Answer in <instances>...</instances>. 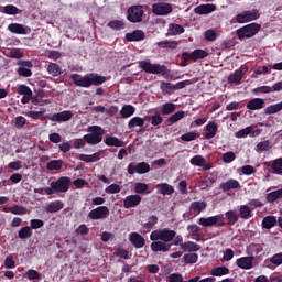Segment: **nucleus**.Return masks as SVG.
Listing matches in <instances>:
<instances>
[{"label":"nucleus","instance_id":"obj_41","mask_svg":"<svg viewBox=\"0 0 282 282\" xmlns=\"http://www.w3.org/2000/svg\"><path fill=\"white\" fill-rule=\"evenodd\" d=\"M208 56V52L202 48H196L192 52L193 63H197V61L202 58H206Z\"/></svg>","mask_w":282,"mask_h":282},{"label":"nucleus","instance_id":"obj_57","mask_svg":"<svg viewBox=\"0 0 282 282\" xmlns=\"http://www.w3.org/2000/svg\"><path fill=\"white\" fill-rule=\"evenodd\" d=\"M197 138H199L197 132H187L181 135L183 142H193V140H197Z\"/></svg>","mask_w":282,"mask_h":282},{"label":"nucleus","instance_id":"obj_47","mask_svg":"<svg viewBox=\"0 0 282 282\" xmlns=\"http://www.w3.org/2000/svg\"><path fill=\"white\" fill-rule=\"evenodd\" d=\"M181 250L197 252V250H199V246L193 241H187V242L181 243Z\"/></svg>","mask_w":282,"mask_h":282},{"label":"nucleus","instance_id":"obj_27","mask_svg":"<svg viewBox=\"0 0 282 282\" xmlns=\"http://www.w3.org/2000/svg\"><path fill=\"white\" fill-rule=\"evenodd\" d=\"M187 230L189 231L192 239H195V241H199L202 239V228H199V226L188 225Z\"/></svg>","mask_w":282,"mask_h":282},{"label":"nucleus","instance_id":"obj_24","mask_svg":"<svg viewBox=\"0 0 282 282\" xmlns=\"http://www.w3.org/2000/svg\"><path fill=\"white\" fill-rule=\"evenodd\" d=\"M205 140H213V138H215V135H217V123H215V121L209 122L206 128H205Z\"/></svg>","mask_w":282,"mask_h":282},{"label":"nucleus","instance_id":"obj_61","mask_svg":"<svg viewBox=\"0 0 282 282\" xmlns=\"http://www.w3.org/2000/svg\"><path fill=\"white\" fill-rule=\"evenodd\" d=\"M236 159H237V155L232 151H229L223 154V162L225 164H230V162H235Z\"/></svg>","mask_w":282,"mask_h":282},{"label":"nucleus","instance_id":"obj_20","mask_svg":"<svg viewBox=\"0 0 282 282\" xmlns=\"http://www.w3.org/2000/svg\"><path fill=\"white\" fill-rule=\"evenodd\" d=\"M265 107V100L261 98H253L247 102V109L250 111H259Z\"/></svg>","mask_w":282,"mask_h":282},{"label":"nucleus","instance_id":"obj_39","mask_svg":"<svg viewBox=\"0 0 282 282\" xmlns=\"http://www.w3.org/2000/svg\"><path fill=\"white\" fill-rule=\"evenodd\" d=\"M32 228L30 226H24L18 231L19 239L25 240L30 239L32 237Z\"/></svg>","mask_w":282,"mask_h":282},{"label":"nucleus","instance_id":"obj_62","mask_svg":"<svg viewBox=\"0 0 282 282\" xmlns=\"http://www.w3.org/2000/svg\"><path fill=\"white\" fill-rule=\"evenodd\" d=\"M162 122H164V118H162V115H160V112H155L151 119L152 127H160Z\"/></svg>","mask_w":282,"mask_h":282},{"label":"nucleus","instance_id":"obj_29","mask_svg":"<svg viewBox=\"0 0 282 282\" xmlns=\"http://www.w3.org/2000/svg\"><path fill=\"white\" fill-rule=\"evenodd\" d=\"M65 204H63L61 200H54L51 202L46 207V213H58L59 210H63Z\"/></svg>","mask_w":282,"mask_h":282},{"label":"nucleus","instance_id":"obj_44","mask_svg":"<svg viewBox=\"0 0 282 282\" xmlns=\"http://www.w3.org/2000/svg\"><path fill=\"white\" fill-rule=\"evenodd\" d=\"M279 111H282V101L275 105H270L264 109L265 116H272L274 113H279Z\"/></svg>","mask_w":282,"mask_h":282},{"label":"nucleus","instance_id":"obj_53","mask_svg":"<svg viewBox=\"0 0 282 282\" xmlns=\"http://www.w3.org/2000/svg\"><path fill=\"white\" fill-rule=\"evenodd\" d=\"M1 12H3V14L14 15V14H19V8H17L13 4H7L3 7Z\"/></svg>","mask_w":282,"mask_h":282},{"label":"nucleus","instance_id":"obj_52","mask_svg":"<svg viewBox=\"0 0 282 282\" xmlns=\"http://www.w3.org/2000/svg\"><path fill=\"white\" fill-rule=\"evenodd\" d=\"M9 213H12V215H25L28 209L21 205H14L13 207H9Z\"/></svg>","mask_w":282,"mask_h":282},{"label":"nucleus","instance_id":"obj_26","mask_svg":"<svg viewBox=\"0 0 282 282\" xmlns=\"http://www.w3.org/2000/svg\"><path fill=\"white\" fill-rule=\"evenodd\" d=\"M178 45H180V42L169 41V40H164L156 43V46H159L161 50H177Z\"/></svg>","mask_w":282,"mask_h":282},{"label":"nucleus","instance_id":"obj_59","mask_svg":"<svg viewBox=\"0 0 282 282\" xmlns=\"http://www.w3.org/2000/svg\"><path fill=\"white\" fill-rule=\"evenodd\" d=\"M43 226H45V221L42 219H31L29 228H31V230H39V228H43Z\"/></svg>","mask_w":282,"mask_h":282},{"label":"nucleus","instance_id":"obj_42","mask_svg":"<svg viewBox=\"0 0 282 282\" xmlns=\"http://www.w3.org/2000/svg\"><path fill=\"white\" fill-rule=\"evenodd\" d=\"M183 118H186V112L184 110H180L170 116L167 118V122H170V124H175V122H180V120H183Z\"/></svg>","mask_w":282,"mask_h":282},{"label":"nucleus","instance_id":"obj_55","mask_svg":"<svg viewBox=\"0 0 282 282\" xmlns=\"http://www.w3.org/2000/svg\"><path fill=\"white\" fill-rule=\"evenodd\" d=\"M161 90L164 95L173 94V91H175L174 84L162 82L161 83Z\"/></svg>","mask_w":282,"mask_h":282},{"label":"nucleus","instance_id":"obj_46","mask_svg":"<svg viewBox=\"0 0 282 282\" xmlns=\"http://www.w3.org/2000/svg\"><path fill=\"white\" fill-rule=\"evenodd\" d=\"M241 219H250L252 217V209L248 205H241L239 208Z\"/></svg>","mask_w":282,"mask_h":282},{"label":"nucleus","instance_id":"obj_15","mask_svg":"<svg viewBox=\"0 0 282 282\" xmlns=\"http://www.w3.org/2000/svg\"><path fill=\"white\" fill-rule=\"evenodd\" d=\"M8 30L12 34H30L32 32L30 26H25L21 23H11L8 25Z\"/></svg>","mask_w":282,"mask_h":282},{"label":"nucleus","instance_id":"obj_40","mask_svg":"<svg viewBox=\"0 0 282 282\" xmlns=\"http://www.w3.org/2000/svg\"><path fill=\"white\" fill-rule=\"evenodd\" d=\"M225 217L228 219L227 226H235L239 221V216L235 210H228L225 213Z\"/></svg>","mask_w":282,"mask_h":282},{"label":"nucleus","instance_id":"obj_25","mask_svg":"<svg viewBox=\"0 0 282 282\" xmlns=\"http://www.w3.org/2000/svg\"><path fill=\"white\" fill-rule=\"evenodd\" d=\"M126 40L130 43H132L133 41H144V31L135 30L132 33H127Z\"/></svg>","mask_w":282,"mask_h":282},{"label":"nucleus","instance_id":"obj_17","mask_svg":"<svg viewBox=\"0 0 282 282\" xmlns=\"http://www.w3.org/2000/svg\"><path fill=\"white\" fill-rule=\"evenodd\" d=\"M142 202V196L134 194L129 195L123 200V207L124 208H135L137 206H140V203Z\"/></svg>","mask_w":282,"mask_h":282},{"label":"nucleus","instance_id":"obj_19","mask_svg":"<svg viewBox=\"0 0 282 282\" xmlns=\"http://www.w3.org/2000/svg\"><path fill=\"white\" fill-rule=\"evenodd\" d=\"M241 187V183L235 178H230L227 182H223L219 188L223 189V193H228V191H234Z\"/></svg>","mask_w":282,"mask_h":282},{"label":"nucleus","instance_id":"obj_48","mask_svg":"<svg viewBox=\"0 0 282 282\" xmlns=\"http://www.w3.org/2000/svg\"><path fill=\"white\" fill-rule=\"evenodd\" d=\"M135 127H144V119L140 117H133L128 122V129H135Z\"/></svg>","mask_w":282,"mask_h":282},{"label":"nucleus","instance_id":"obj_4","mask_svg":"<svg viewBox=\"0 0 282 282\" xmlns=\"http://www.w3.org/2000/svg\"><path fill=\"white\" fill-rule=\"evenodd\" d=\"M88 134L84 135V140L87 144L95 147L102 142V135H105V130L100 126H90L87 129Z\"/></svg>","mask_w":282,"mask_h":282},{"label":"nucleus","instance_id":"obj_1","mask_svg":"<svg viewBox=\"0 0 282 282\" xmlns=\"http://www.w3.org/2000/svg\"><path fill=\"white\" fill-rule=\"evenodd\" d=\"M177 232L173 229L164 228L151 232L150 239L153 241L150 246L152 252H169L173 245L171 241L175 239Z\"/></svg>","mask_w":282,"mask_h":282},{"label":"nucleus","instance_id":"obj_43","mask_svg":"<svg viewBox=\"0 0 282 282\" xmlns=\"http://www.w3.org/2000/svg\"><path fill=\"white\" fill-rule=\"evenodd\" d=\"M47 72L51 76H61L63 74V69L56 63H50L47 66Z\"/></svg>","mask_w":282,"mask_h":282},{"label":"nucleus","instance_id":"obj_35","mask_svg":"<svg viewBox=\"0 0 282 282\" xmlns=\"http://www.w3.org/2000/svg\"><path fill=\"white\" fill-rule=\"evenodd\" d=\"M243 78V72L241 70H236L234 74H230L228 77V83L229 84H235V85H241V80Z\"/></svg>","mask_w":282,"mask_h":282},{"label":"nucleus","instance_id":"obj_23","mask_svg":"<svg viewBox=\"0 0 282 282\" xmlns=\"http://www.w3.org/2000/svg\"><path fill=\"white\" fill-rule=\"evenodd\" d=\"M186 30L182 24H175V23H170L169 29H167V34L170 36H180V34H184Z\"/></svg>","mask_w":282,"mask_h":282},{"label":"nucleus","instance_id":"obj_9","mask_svg":"<svg viewBox=\"0 0 282 282\" xmlns=\"http://www.w3.org/2000/svg\"><path fill=\"white\" fill-rule=\"evenodd\" d=\"M152 12L155 17H169L173 12V4L169 2H158L152 4Z\"/></svg>","mask_w":282,"mask_h":282},{"label":"nucleus","instance_id":"obj_6","mask_svg":"<svg viewBox=\"0 0 282 282\" xmlns=\"http://www.w3.org/2000/svg\"><path fill=\"white\" fill-rule=\"evenodd\" d=\"M127 20L130 23H142L144 21V6H131L127 10Z\"/></svg>","mask_w":282,"mask_h":282},{"label":"nucleus","instance_id":"obj_50","mask_svg":"<svg viewBox=\"0 0 282 282\" xmlns=\"http://www.w3.org/2000/svg\"><path fill=\"white\" fill-rule=\"evenodd\" d=\"M271 169L276 175H282V158L274 160Z\"/></svg>","mask_w":282,"mask_h":282},{"label":"nucleus","instance_id":"obj_2","mask_svg":"<svg viewBox=\"0 0 282 282\" xmlns=\"http://www.w3.org/2000/svg\"><path fill=\"white\" fill-rule=\"evenodd\" d=\"M74 85L76 87H84L85 89L91 87L93 85L95 87H100V85H104V83H107V77L96 74V73H89L85 76H82L79 74H73L70 76Z\"/></svg>","mask_w":282,"mask_h":282},{"label":"nucleus","instance_id":"obj_12","mask_svg":"<svg viewBox=\"0 0 282 282\" xmlns=\"http://www.w3.org/2000/svg\"><path fill=\"white\" fill-rule=\"evenodd\" d=\"M89 219H107L109 217V207L99 206L88 213Z\"/></svg>","mask_w":282,"mask_h":282},{"label":"nucleus","instance_id":"obj_3","mask_svg":"<svg viewBox=\"0 0 282 282\" xmlns=\"http://www.w3.org/2000/svg\"><path fill=\"white\" fill-rule=\"evenodd\" d=\"M72 186V178L68 176H61L57 181L51 182L50 187H45L46 195H54V193H67Z\"/></svg>","mask_w":282,"mask_h":282},{"label":"nucleus","instance_id":"obj_58","mask_svg":"<svg viewBox=\"0 0 282 282\" xmlns=\"http://www.w3.org/2000/svg\"><path fill=\"white\" fill-rule=\"evenodd\" d=\"M120 191H122L120 185L112 183L111 185L106 187L105 193H107L108 195H116V193H120Z\"/></svg>","mask_w":282,"mask_h":282},{"label":"nucleus","instance_id":"obj_54","mask_svg":"<svg viewBox=\"0 0 282 282\" xmlns=\"http://www.w3.org/2000/svg\"><path fill=\"white\" fill-rule=\"evenodd\" d=\"M26 278L29 281H41V273L34 269L26 271Z\"/></svg>","mask_w":282,"mask_h":282},{"label":"nucleus","instance_id":"obj_13","mask_svg":"<svg viewBox=\"0 0 282 282\" xmlns=\"http://www.w3.org/2000/svg\"><path fill=\"white\" fill-rule=\"evenodd\" d=\"M74 118V113L69 110L53 113L50 118L51 122H69Z\"/></svg>","mask_w":282,"mask_h":282},{"label":"nucleus","instance_id":"obj_18","mask_svg":"<svg viewBox=\"0 0 282 282\" xmlns=\"http://www.w3.org/2000/svg\"><path fill=\"white\" fill-rule=\"evenodd\" d=\"M217 10L216 4H200L194 8V14L206 15L213 14Z\"/></svg>","mask_w":282,"mask_h":282},{"label":"nucleus","instance_id":"obj_34","mask_svg":"<svg viewBox=\"0 0 282 282\" xmlns=\"http://www.w3.org/2000/svg\"><path fill=\"white\" fill-rule=\"evenodd\" d=\"M104 142L107 147H124V141L118 139V137H108Z\"/></svg>","mask_w":282,"mask_h":282},{"label":"nucleus","instance_id":"obj_36","mask_svg":"<svg viewBox=\"0 0 282 282\" xmlns=\"http://www.w3.org/2000/svg\"><path fill=\"white\" fill-rule=\"evenodd\" d=\"M63 160H52L46 163L47 171H61L63 169Z\"/></svg>","mask_w":282,"mask_h":282},{"label":"nucleus","instance_id":"obj_56","mask_svg":"<svg viewBox=\"0 0 282 282\" xmlns=\"http://www.w3.org/2000/svg\"><path fill=\"white\" fill-rule=\"evenodd\" d=\"M149 191V185L147 183H135L134 184V192L138 195H142Z\"/></svg>","mask_w":282,"mask_h":282},{"label":"nucleus","instance_id":"obj_28","mask_svg":"<svg viewBox=\"0 0 282 282\" xmlns=\"http://www.w3.org/2000/svg\"><path fill=\"white\" fill-rule=\"evenodd\" d=\"M206 206H208L206 202L196 200L191 203L189 209L192 210V213H197L199 215V213H202L203 210H206Z\"/></svg>","mask_w":282,"mask_h":282},{"label":"nucleus","instance_id":"obj_51","mask_svg":"<svg viewBox=\"0 0 282 282\" xmlns=\"http://www.w3.org/2000/svg\"><path fill=\"white\" fill-rule=\"evenodd\" d=\"M188 61H193V53L183 52L181 54V63H180V65L182 67H187L188 66Z\"/></svg>","mask_w":282,"mask_h":282},{"label":"nucleus","instance_id":"obj_22","mask_svg":"<svg viewBox=\"0 0 282 282\" xmlns=\"http://www.w3.org/2000/svg\"><path fill=\"white\" fill-rule=\"evenodd\" d=\"M156 189L160 195H173L175 193V188L169 183L156 184Z\"/></svg>","mask_w":282,"mask_h":282},{"label":"nucleus","instance_id":"obj_7","mask_svg":"<svg viewBox=\"0 0 282 282\" xmlns=\"http://www.w3.org/2000/svg\"><path fill=\"white\" fill-rule=\"evenodd\" d=\"M139 67H140V69L145 72V74H162V75L166 74L165 65L152 64L149 61L139 62Z\"/></svg>","mask_w":282,"mask_h":282},{"label":"nucleus","instance_id":"obj_14","mask_svg":"<svg viewBox=\"0 0 282 282\" xmlns=\"http://www.w3.org/2000/svg\"><path fill=\"white\" fill-rule=\"evenodd\" d=\"M189 163L192 166H199L203 169V171H210L213 169V165L208 162H206V159L199 154L194 155L191 160Z\"/></svg>","mask_w":282,"mask_h":282},{"label":"nucleus","instance_id":"obj_31","mask_svg":"<svg viewBox=\"0 0 282 282\" xmlns=\"http://www.w3.org/2000/svg\"><path fill=\"white\" fill-rule=\"evenodd\" d=\"M78 160L86 162L87 164L91 162H99L100 153L96 152L94 154H79Z\"/></svg>","mask_w":282,"mask_h":282},{"label":"nucleus","instance_id":"obj_16","mask_svg":"<svg viewBox=\"0 0 282 282\" xmlns=\"http://www.w3.org/2000/svg\"><path fill=\"white\" fill-rule=\"evenodd\" d=\"M254 257H241L236 260V265L240 268V270H252Z\"/></svg>","mask_w":282,"mask_h":282},{"label":"nucleus","instance_id":"obj_11","mask_svg":"<svg viewBox=\"0 0 282 282\" xmlns=\"http://www.w3.org/2000/svg\"><path fill=\"white\" fill-rule=\"evenodd\" d=\"M259 10L252 9L249 11H245L242 13L237 14L236 21L237 23H250V21H257L259 19Z\"/></svg>","mask_w":282,"mask_h":282},{"label":"nucleus","instance_id":"obj_63","mask_svg":"<svg viewBox=\"0 0 282 282\" xmlns=\"http://www.w3.org/2000/svg\"><path fill=\"white\" fill-rule=\"evenodd\" d=\"M269 261L270 263L279 268V265H282V252L273 254Z\"/></svg>","mask_w":282,"mask_h":282},{"label":"nucleus","instance_id":"obj_38","mask_svg":"<svg viewBox=\"0 0 282 282\" xmlns=\"http://www.w3.org/2000/svg\"><path fill=\"white\" fill-rule=\"evenodd\" d=\"M133 113H135V107L131 105H124L120 110L121 118H131Z\"/></svg>","mask_w":282,"mask_h":282},{"label":"nucleus","instance_id":"obj_45","mask_svg":"<svg viewBox=\"0 0 282 282\" xmlns=\"http://www.w3.org/2000/svg\"><path fill=\"white\" fill-rule=\"evenodd\" d=\"M226 274H230L228 267H216L212 270V276H226Z\"/></svg>","mask_w":282,"mask_h":282},{"label":"nucleus","instance_id":"obj_32","mask_svg":"<svg viewBox=\"0 0 282 282\" xmlns=\"http://www.w3.org/2000/svg\"><path fill=\"white\" fill-rule=\"evenodd\" d=\"M278 220L275 218V216H265L262 219V228H265V230H270L272 228H274V226H276Z\"/></svg>","mask_w":282,"mask_h":282},{"label":"nucleus","instance_id":"obj_21","mask_svg":"<svg viewBox=\"0 0 282 282\" xmlns=\"http://www.w3.org/2000/svg\"><path fill=\"white\" fill-rule=\"evenodd\" d=\"M130 242L132 243V246H134V248L140 249L144 248V243H147V240H144V237H142V235L138 232H132L130 235Z\"/></svg>","mask_w":282,"mask_h":282},{"label":"nucleus","instance_id":"obj_60","mask_svg":"<svg viewBox=\"0 0 282 282\" xmlns=\"http://www.w3.org/2000/svg\"><path fill=\"white\" fill-rule=\"evenodd\" d=\"M272 93V87L271 86H260L257 88H253L252 94L256 96H259V94H270Z\"/></svg>","mask_w":282,"mask_h":282},{"label":"nucleus","instance_id":"obj_10","mask_svg":"<svg viewBox=\"0 0 282 282\" xmlns=\"http://www.w3.org/2000/svg\"><path fill=\"white\" fill-rule=\"evenodd\" d=\"M127 171L129 175H135V173H138V175H144L151 171V165L147 162L130 163Z\"/></svg>","mask_w":282,"mask_h":282},{"label":"nucleus","instance_id":"obj_49","mask_svg":"<svg viewBox=\"0 0 282 282\" xmlns=\"http://www.w3.org/2000/svg\"><path fill=\"white\" fill-rule=\"evenodd\" d=\"M108 28H110V30H116L117 32H119L120 30H124V21L112 20L108 23Z\"/></svg>","mask_w":282,"mask_h":282},{"label":"nucleus","instance_id":"obj_5","mask_svg":"<svg viewBox=\"0 0 282 282\" xmlns=\"http://www.w3.org/2000/svg\"><path fill=\"white\" fill-rule=\"evenodd\" d=\"M259 30H261V24L253 22L239 28L236 31V34L239 41H243V39H252V36H256L259 33Z\"/></svg>","mask_w":282,"mask_h":282},{"label":"nucleus","instance_id":"obj_64","mask_svg":"<svg viewBox=\"0 0 282 282\" xmlns=\"http://www.w3.org/2000/svg\"><path fill=\"white\" fill-rule=\"evenodd\" d=\"M199 259V256L197 253H185L184 256V263H195Z\"/></svg>","mask_w":282,"mask_h":282},{"label":"nucleus","instance_id":"obj_37","mask_svg":"<svg viewBox=\"0 0 282 282\" xmlns=\"http://www.w3.org/2000/svg\"><path fill=\"white\" fill-rule=\"evenodd\" d=\"M276 199H282V188L267 194V202L269 204H274Z\"/></svg>","mask_w":282,"mask_h":282},{"label":"nucleus","instance_id":"obj_30","mask_svg":"<svg viewBox=\"0 0 282 282\" xmlns=\"http://www.w3.org/2000/svg\"><path fill=\"white\" fill-rule=\"evenodd\" d=\"M177 109V105L173 102H166L162 105L161 116H171V113H175Z\"/></svg>","mask_w":282,"mask_h":282},{"label":"nucleus","instance_id":"obj_8","mask_svg":"<svg viewBox=\"0 0 282 282\" xmlns=\"http://www.w3.org/2000/svg\"><path fill=\"white\" fill-rule=\"evenodd\" d=\"M198 224L200 226H204V228H208L210 226H226V218L224 217V214L216 215V216H210L207 218H199Z\"/></svg>","mask_w":282,"mask_h":282},{"label":"nucleus","instance_id":"obj_33","mask_svg":"<svg viewBox=\"0 0 282 282\" xmlns=\"http://www.w3.org/2000/svg\"><path fill=\"white\" fill-rule=\"evenodd\" d=\"M263 252V247L261 245L251 243L247 248L248 257H254V254H261Z\"/></svg>","mask_w":282,"mask_h":282}]
</instances>
